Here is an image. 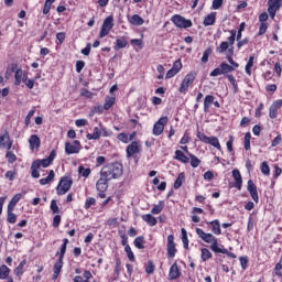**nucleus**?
Wrapping results in <instances>:
<instances>
[{"instance_id":"obj_5","label":"nucleus","mask_w":282,"mask_h":282,"mask_svg":"<svg viewBox=\"0 0 282 282\" xmlns=\"http://www.w3.org/2000/svg\"><path fill=\"white\" fill-rule=\"evenodd\" d=\"M172 23L176 25V28H181L186 30V28H193V21L186 20V18L175 14L171 18Z\"/></svg>"},{"instance_id":"obj_44","label":"nucleus","mask_w":282,"mask_h":282,"mask_svg":"<svg viewBox=\"0 0 282 282\" xmlns=\"http://www.w3.org/2000/svg\"><path fill=\"white\" fill-rule=\"evenodd\" d=\"M202 261H208V259H213V253L207 248L202 249Z\"/></svg>"},{"instance_id":"obj_20","label":"nucleus","mask_w":282,"mask_h":282,"mask_svg":"<svg viewBox=\"0 0 282 282\" xmlns=\"http://www.w3.org/2000/svg\"><path fill=\"white\" fill-rule=\"evenodd\" d=\"M141 219H143L148 226H158V218L153 217L151 214L142 215Z\"/></svg>"},{"instance_id":"obj_8","label":"nucleus","mask_w":282,"mask_h":282,"mask_svg":"<svg viewBox=\"0 0 282 282\" xmlns=\"http://www.w3.org/2000/svg\"><path fill=\"white\" fill-rule=\"evenodd\" d=\"M167 123L169 117H161L153 126V135H162Z\"/></svg>"},{"instance_id":"obj_13","label":"nucleus","mask_w":282,"mask_h":282,"mask_svg":"<svg viewBox=\"0 0 282 282\" xmlns=\"http://www.w3.org/2000/svg\"><path fill=\"white\" fill-rule=\"evenodd\" d=\"M182 276V271H180V267L177 262H174L169 271V281H175Z\"/></svg>"},{"instance_id":"obj_28","label":"nucleus","mask_w":282,"mask_h":282,"mask_svg":"<svg viewBox=\"0 0 282 282\" xmlns=\"http://www.w3.org/2000/svg\"><path fill=\"white\" fill-rule=\"evenodd\" d=\"M39 169H41V163L33 162L31 165V170H32V177H34L35 180H39V177H41V174L39 173Z\"/></svg>"},{"instance_id":"obj_19","label":"nucleus","mask_w":282,"mask_h":282,"mask_svg":"<svg viewBox=\"0 0 282 282\" xmlns=\"http://www.w3.org/2000/svg\"><path fill=\"white\" fill-rule=\"evenodd\" d=\"M232 177L236 182V188H238V191H241V184H243V180L241 178V172H239V170H234Z\"/></svg>"},{"instance_id":"obj_11","label":"nucleus","mask_w":282,"mask_h":282,"mask_svg":"<svg viewBox=\"0 0 282 282\" xmlns=\"http://www.w3.org/2000/svg\"><path fill=\"white\" fill-rule=\"evenodd\" d=\"M177 249L175 248V237L173 235L167 236V257L173 259Z\"/></svg>"},{"instance_id":"obj_64","label":"nucleus","mask_w":282,"mask_h":282,"mask_svg":"<svg viewBox=\"0 0 282 282\" xmlns=\"http://www.w3.org/2000/svg\"><path fill=\"white\" fill-rule=\"evenodd\" d=\"M197 138L198 140H200V142H204L205 144L208 143V140L210 139V137H207L204 134V132H197Z\"/></svg>"},{"instance_id":"obj_29","label":"nucleus","mask_w":282,"mask_h":282,"mask_svg":"<svg viewBox=\"0 0 282 282\" xmlns=\"http://www.w3.org/2000/svg\"><path fill=\"white\" fill-rule=\"evenodd\" d=\"M14 209H7V221L8 224H17V214H13Z\"/></svg>"},{"instance_id":"obj_23","label":"nucleus","mask_w":282,"mask_h":282,"mask_svg":"<svg viewBox=\"0 0 282 282\" xmlns=\"http://www.w3.org/2000/svg\"><path fill=\"white\" fill-rule=\"evenodd\" d=\"M61 270H63V259H58L57 262L53 267V279H58V274H61Z\"/></svg>"},{"instance_id":"obj_16","label":"nucleus","mask_w":282,"mask_h":282,"mask_svg":"<svg viewBox=\"0 0 282 282\" xmlns=\"http://www.w3.org/2000/svg\"><path fill=\"white\" fill-rule=\"evenodd\" d=\"M109 180L102 175H100V178L96 183L97 191L107 192L109 188Z\"/></svg>"},{"instance_id":"obj_1","label":"nucleus","mask_w":282,"mask_h":282,"mask_svg":"<svg viewBox=\"0 0 282 282\" xmlns=\"http://www.w3.org/2000/svg\"><path fill=\"white\" fill-rule=\"evenodd\" d=\"M196 234L205 243H210V250L220 254H228V249L219 248V240L213 234H206L204 229L196 228Z\"/></svg>"},{"instance_id":"obj_15","label":"nucleus","mask_w":282,"mask_h":282,"mask_svg":"<svg viewBox=\"0 0 282 282\" xmlns=\"http://www.w3.org/2000/svg\"><path fill=\"white\" fill-rule=\"evenodd\" d=\"M0 147L2 149H8L10 151L12 149V141H10V133L6 132L0 135Z\"/></svg>"},{"instance_id":"obj_60","label":"nucleus","mask_w":282,"mask_h":282,"mask_svg":"<svg viewBox=\"0 0 282 282\" xmlns=\"http://www.w3.org/2000/svg\"><path fill=\"white\" fill-rule=\"evenodd\" d=\"M4 177H6L7 180H9L10 182H13L14 177H17V171H15V170L8 171V172L4 174Z\"/></svg>"},{"instance_id":"obj_9","label":"nucleus","mask_w":282,"mask_h":282,"mask_svg":"<svg viewBox=\"0 0 282 282\" xmlns=\"http://www.w3.org/2000/svg\"><path fill=\"white\" fill-rule=\"evenodd\" d=\"M282 0H269L268 1V12L271 19H274L276 17V12L281 10Z\"/></svg>"},{"instance_id":"obj_63","label":"nucleus","mask_w":282,"mask_h":282,"mask_svg":"<svg viewBox=\"0 0 282 282\" xmlns=\"http://www.w3.org/2000/svg\"><path fill=\"white\" fill-rule=\"evenodd\" d=\"M235 39H237V31L231 30L230 36L228 37L229 45H235Z\"/></svg>"},{"instance_id":"obj_27","label":"nucleus","mask_w":282,"mask_h":282,"mask_svg":"<svg viewBox=\"0 0 282 282\" xmlns=\"http://www.w3.org/2000/svg\"><path fill=\"white\" fill-rule=\"evenodd\" d=\"M21 197H23V194H21V193L15 194V195L12 197V199L10 200V203L8 204V208H11V209L14 210V208H15L18 202H21Z\"/></svg>"},{"instance_id":"obj_57","label":"nucleus","mask_w":282,"mask_h":282,"mask_svg":"<svg viewBox=\"0 0 282 282\" xmlns=\"http://www.w3.org/2000/svg\"><path fill=\"white\" fill-rule=\"evenodd\" d=\"M213 54V48H207L204 51L203 56H202V63H206L208 61V57Z\"/></svg>"},{"instance_id":"obj_42","label":"nucleus","mask_w":282,"mask_h":282,"mask_svg":"<svg viewBox=\"0 0 282 282\" xmlns=\"http://www.w3.org/2000/svg\"><path fill=\"white\" fill-rule=\"evenodd\" d=\"M181 234H182L183 246H184L185 250H188V234L186 232V229L182 228Z\"/></svg>"},{"instance_id":"obj_41","label":"nucleus","mask_w":282,"mask_h":282,"mask_svg":"<svg viewBox=\"0 0 282 282\" xmlns=\"http://www.w3.org/2000/svg\"><path fill=\"white\" fill-rule=\"evenodd\" d=\"M188 155H189V160H191V166L193 169H197V166H199V164H202V161L197 156H195V154L188 153Z\"/></svg>"},{"instance_id":"obj_54","label":"nucleus","mask_w":282,"mask_h":282,"mask_svg":"<svg viewBox=\"0 0 282 282\" xmlns=\"http://www.w3.org/2000/svg\"><path fill=\"white\" fill-rule=\"evenodd\" d=\"M261 173L263 175H270V165H268L267 161L262 162L261 164Z\"/></svg>"},{"instance_id":"obj_14","label":"nucleus","mask_w":282,"mask_h":282,"mask_svg":"<svg viewBox=\"0 0 282 282\" xmlns=\"http://www.w3.org/2000/svg\"><path fill=\"white\" fill-rule=\"evenodd\" d=\"M140 151H141L140 143L138 141H132L127 147V158H132V155H137V153H140Z\"/></svg>"},{"instance_id":"obj_31","label":"nucleus","mask_w":282,"mask_h":282,"mask_svg":"<svg viewBox=\"0 0 282 282\" xmlns=\"http://www.w3.org/2000/svg\"><path fill=\"white\" fill-rule=\"evenodd\" d=\"M131 25H144V19L139 14H133L130 19Z\"/></svg>"},{"instance_id":"obj_30","label":"nucleus","mask_w":282,"mask_h":282,"mask_svg":"<svg viewBox=\"0 0 282 282\" xmlns=\"http://www.w3.org/2000/svg\"><path fill=\"white\" fill-rule=\"evenodd\" d=\"M127 45H129V42H127V39L126 37H119L116 41L115 50H124V47H127Z\"/></svg>"},{"instance_id":"obj_22","label":"nucleus","mask_w":282,"mask_h":282,"mask_svg":"<svg viewBox=\"0 0 282 282\" xmlns=\"http://www.w3.org/2000/svg\"><path fill=\"white\" fill-rule=\"evenodd\" d=\"M215 102V96L213 95H207L204 100V111L205 113H208L210 111V105Z\"/></svg>"},{"instance_id":"obj_55","label":"nucleus","mask_w":282,"mask_h":282,"mask_svg":"<svg viewBox=\"0 0 282 282\" xmlns=\"http://www.w3.org/2000/svg\"><path fill=\"white\" fill-rule=\"evenodd\" d=\"M118 140H120V142H123L124 144H129V142H131V139H129V135L127 133H119Z\"/></svg>"},{"instance_id":"obj_48","label":"nucleus","mask_w":282,"mask_h":282,"mask_svg":"<svg viewBox=\"0 0 282 282\" xmlns=\"http://www.w3.org/2000/svg\"><path fill=\"white\" fill-rule=\"evenodd\" d=\"M220 67L223 68V74H230V72H235L234 66L226 64V62H223Z\"/></svg>"},{"instance_id":"obj_43","label":"nucleus","mask_w":282,"mask_h":282,"mask_svg":"<svg viewBox=\"0 0 282 282\" xmlns=\"http://www.w3.org/2000/svg\"><path fill=\"white\" fill-rule=\"evenodd\" d=\"M134 246L138 250H144V237L139 236L134 239Z\"/></svg>"},{"instance_id":"obj_52","label":"nucleus","mask_w":282,"mask_h":282,"mask_svg":"<svg viewBox=\"0 0 282 282\" xmlns=\"http://www.w3.org/2000/svg\"><path fill=\"white\" fill-rule=\"evenodd\" d=\"M6 158L9 162V164H14V162H17V154H13V152L10 150H8Z\"/></svg>"},{"instance_id":"obj_53","label":"nucleus","mask_w":282,"mask_h":282,"mask_svg":"<svg viewBox=\"0 0 282 282\" xmlns=\"http://www.w3.org/2000/svg\"><path fill=\"white\" fill-rule=\"evenodd\" d=\"M147 274H153L155 272V264L153 263V260L148 261V265L145 267Z\"/></svg>"},{"instance_id":"obj_62","label":"nucleus","mask_w":282,"mask_h":282,"mask_svg":"<svg viewBox=\"0 0 282 282\" xmlns=\"http://www.w3.org/2000/svg\"><path fill=\"white\" fill-rule=\"evenodd\" d=\"M34 162H39L40 166H43V169H47V166H50V164H52V161L47 158V159H43V160H37Z\"/></svg>"},{"instance_id":"obj_49","label":"nucleus","mask_w":282,"mask_h":282,"mask_svg":"<svg viewBox=\"0 0 282 282\" xmlns=\"http://www.w3.org/2000/svg\"><path fill=\"white\" fill-rule=\"evenodd\" d=\"M78 173H79V175H82V177H88L89 175H91V169H89V167L85 169L82 165L78 167Z\"/></svg>"},{"instance_id":"obj_37","label":"nucleus","mask_w":282,"mask_h":282,"mask_svg":"<svg viewBox=\"0 0 282 282\" xmlns=\"http://www.w3.org/2000/svg\"><path fill=\"white\" fill-rule=\"evenodd\" d=\"M113 105H116V97H107L104 104V109H106V111H109V109H111Z\"/></svg>"},{"instance_id":"obj_24","label":"nucleus","mask_w":282,"mask_h":282,"mask_svg":"<svg viewBox=\"0 0 282 282\" xmlns=\"http://www.w3.org/2000/svg\"><path fill=\"white\" fill-rule=\"evenodd\" d=\"M175 160H178V162H182L183 164H188V162H191V159H188V156L181 150L175 151Z\"/></svg>"},{"instance_id":"obj_10","label":"nucleus","mask_w":282,"mask_h":282,"mask_svg":"<svg viewBox=\"0 0 282 282\" xmlns=\"http://www.w3.org/2000/svg\"><path fill=\"white\" fill-rule=\"evenodd\" d=\"M14 85L19 86L21 83H25L28 80V74L23 72V69L19 68V65L17 64V69L14 72Z\"/></svg>"},{"instance_id":"obj_40","label":"nucleus","mask_w":282,"mask_h":282,"mask_svg":"<svg viewBox=\"0 0 282 282\" xmlns=\"http://www.w3.org/2000/svg\"><path fill=\"white\" fill-rule=\"evenodd\" d=\"M25 263H28L26 260H22L18 268L14 269L15 276H22L23 274V268H25Z\"/></svg>"},{"instance_id":"obj_58","label":"nucleus","mask_w":282,"mask_h":282,"mask_svg":"<svg viewBox=\"0 0 282 282\" xmlns=\"http://www.w3.org/2000/svg\"><path fill=\"white\" fill-rule=\"evenodd\" d=\"M252 138V135L250 134V132H247L245 134V149L246 151H250V139Z\"/></svg>"},{"instance_id":"obj_56","label":"nucleus","mask_w":282,"mask_h":282,"mask_svg":"<svg viewBox=\"0 0 282 282\" xmlns=\"http://www.w3.org/2000/svg\"><path fill=\"white\" fill-rule=\"evenodd\" d=\"M184 180V173L178 174L177 178L174 182V188H180L182 186V182Z\"/></svg>"},{"instance_id":"obj_46","label":"nucleus","mask_w":282,"mask_h":282,"mask_svg":"<svg viewBox=\"0 0 282 282\" xmlns=\"http://www.w3.org/2000/svg\"><path fill=\"white\" fill-rule=\"evenodd\" d=\"M227 50H230V44L228 42H221L219 47L216 48V52H218V54H224Z\"/></svg>"},{"instance_id":"obj_59","label":"nucleus","mask_w":282,"mask_h":282,"mask_svg":"<svg viewBox=\"0 0 282 282\" xmlns=\"http://www.w3.org/2000/svg\"><path fill=\"white\" fill-rule=\"evenodd\" d=\"M172 69L175 70L176 74H180V72H182V61L181 59L175 61Z\"/></svg>"},{"instance_id":"obj_35","label":"nucleus","mask_w":282,"mask_h":282,"mask_svg":"<svg viewBox=\"0 0 282 282\" xmlns=\"http://www.w3.org/2000/svg\"><path fill=\"white\" fill-rule=\"evenodd\" d=\"M164 210V200H160L158 205H154L151 209L152 215H160Z\"/></svg>"},{"instance_id":"obj_7","label":"nucleus","mask_w":282,"mask_h":282,"mask_svg":"<svg viewBox=\"0 0 282 282\" xmlns=\"http://www.w3.org/2000/svg\"><path fill=\"white\" fill-rule=\"evenodd\" d=\"M80 149H83V145H80V141L78 140L73 141V143H65L66 155H74L76 153H80Z\"/></svg>"},{"instance_id":"obj_3","label":"nucleus","mask_w":282,"mask_h":282,"mask_svg":"<svg viewBox=\"0 0 282 282\" xmlns=\"http://www.w3.org/2000/svg\"><path fill=\"white\" fill-rule=\"evenodd\" d=\"M72 184H74V180H72L70 176H63L56 187L57 195H65L66 193H69Z\"/></svg>"},{"instance_id":"obj_38","label":"nucleus","mask_w":282,"mask_h":282,"mask_svg":"<svg viewBox=\"0 0 282 282\" xmlns=\"http://www.w3.org/2000/svg\"><path fill=\"white\" fill-rule=\"evenodd\" d=\"M253 65H254V56H250L249 61L246 65V68H245V72H246V74H248V76H252L251 69H252Z\"/></svg>"},{"instance_id":"obj_39","label":"nucleus","mask_w":282,"mask_h":282,"mask_svg":"<svg viewBox=\"0 0 282 282\" xmlns=\"http://www.w3.org/2000/svg\"><path fill=\"white\" fill-rule=\"evenodd\" d=\"M17 69V64L15 63H12L8 68H7V72H6V75L4 77L7 78V80H10L12 78V75L14 74Z\"/></svg>"},{"instance_id":"obj_34","label":"nucleus","mask_w":282,"mask_h":282,"mask_svg":"<svg viewBox=\"0 0 282 282\" xmlns=\"http://www.w3.org/2000/svg\"><path fill=\"white\" fill-rule=\"evenodd\" d=\"M54 170H51L47 177L41 178L40 184L41 186H46V184H50V182L54 181Z\"/></svg>"},{"instance_id":"obj_25","label":"nucleus","mask_w":282,"mask_h":282,"mask_svg":"<svg viewBox=\"0 0 282 282\" xmlns=\"http://www.w3.org/2000/svg\"><path fill=\"white\" fill-rule=\"evenodd\" d=\"M235 54V50L232 47H230L227 51V61L228 63L231 64V67H234L235 69H237L239 67V63L235 62V59H232V55Z\"/></svg>"},{"instance_id":"obj_50","label":"nucleus","mask_w":282,"mask_h":282,"mask_svg":"<svg viewBox=\"0 0 282 282\" xmlns=\"http://www.w3.org/2000/svg\"><path fill=\"white\" fill-rule=\"evenodd\" d=\"M63 241L64 242H63V245L61 247L59 259H64L65 252H67V243H69V240L67 238H65Z\"/></svg>"},{"instance_id":"obj_17","label":"nucleus","mask_w":282,"mask_h":282,"mask_svg":"<svg viewBox=\"0 0 282 282\" xmlns=\"http://www.w3.org/2000/svg\"><path fill=\"white\" fill-rule=\"evenodd\" d=\"M102 135V127H95L93 133H88L86 135L87 140H100V137Z\"/></svg>"},{"instance_id":"obj_2","label":"nucleus","mask_w":282,"mask_h":282,"mask_svg":"<svg viewBox=\"0 0 282 282\" xmlns=\"http://www.w3.org/2000/svg\"><path fill=\"white\" fill-rule=\"evenodd\" d=\"M123 172L124 171L122 164L116 162L105 165L100 171V175L101 177H106V180H109L111 182V180H118V177H122Z\"/></svg>"},{"instance_id":"obj_18","label":"nucleus","mask_w":282,"mask_h":282,"mask_svg":"<svg viewBox=\"0 0 282 282\" xmlns=\"http://www.w3.org/2000/svg\"><path fill=\"white\" fill-rule=\"evenodd\" d=\"M29 144H30V150L34 151V149H39V147H41V139L39 138V135L33 134L29 139Z\"/></svg>"},{"instance_id":"obj_4","label":"nucleus","mask_w":282,"mask_h":282,"mask_svg":"<svg viewBox=\"0 0 282 282\" xmlns=\"http://www.w3.org/2000/svg\"><path fill=\"white\" fill-rule=\"evenodd\" d=\"M196 78H197L196 72H189L187 75H185L178 88L180 94H186V91H188V87H191L192 84L195 83Z\"/></svg>"},{"instance_id":"obj_21","label":"nucleus","mask_w":282,"mask_h":282,"mask_svg":"<svg viewBox=\"0 0 282 282\" xmlns=\"http://www.w3.org/2000/svg\"><path fill=\"white\" fill-rule=\"evenodd\" d=\"M217 13L213 12L205 17L203 24L208 28V25H215Z\"/></svg>"},{"instance_id":"obj_47","label":"nucleus","mask_w":282,"mask_h":282,"mask_svg":"<svg viewBox=\"0 0 282 282\" xmlns=\"http://www.w3.org/2000/svg\"><path fill=\"white\" fill-rule=\"evenodd\" d=\"M226 78H228L229 83L232 85L234 93L237 94V91H239V86L237 85V79H235V76L226 75Z\"/></svg>"},{"instance_id":"obj_26","label":"nucleus","mask_w":282,"mask_h":282,"mask_svg":"<svg viewBox=\"0 0 282 282\" xmlns=\"http://www.w3.org/2000/svg\"><path fill=\"white\" fill-rule=\"evenodd\" d=\"M84 276V279H83ZM83 276L77 275L73 279L74 282H89V279H91V272L90 271H84Z\"/></svg>"},{"instance_id":"obj_6","label":"nucleus","mask_w":282,"mask_h":282,"mask_svg":"<svg viewBox=\"0 0 282 282\" xmlns=\"http://www.w3.org/2000/svg\"><path fill=\"white\" fill-rule=\"evenodd\" d=\"M113 29V15H110L104 20V23L101 25V30L99 33V39H105V36H108L109 32Z\"/></svg>"},{"instance_id":"obj_33","label":"nucleus","mask_w":282,"mask_h":282,"mask_svg":"<svg viewBox=\"0 0 282 282\" xmlns=\"http://www.w3.org/2000/svg\"><path fill=\"white\" fill-rule=\"evenodd\" d=\"M207 144H210L218 151H221V144L219 143V139L217 137H209Z\"/></svg>"},{"instance_id":"obj_36","label":"nucleus","mask_w":282,"mask_h":282,"mask_svg":"<svg viewBox=\"0 0 282 282\" xmlns=\"http://www.w3.org/2000/svg\"><path fill=\"white\" fill-rule=\"evenodd\" d=\"M9 275H10V268H8V265L6 264H2L0 267V279L6 280L8 279Z\"/></svg>"},{"instance_id":"obj_51","label":"nucleus","mask_w":282,"mask_h":282,"mask_svg":"<svg viewBox=\"0 0 282 282\" xmlns=\"http://www.w3.org/2000/svg\"><path fill=\"white\" fill-rule=\"evenodd\" d=\"M124 251L127 253L129 261H135V256L133 254V251L131 250V246L127 245L124 247Z\"/></svg>"},{"instance_id":"obj_32","label":"nucleus","mask_w":282,"mask_h":282,"mask_svg":"<svg viewBox=\"0 0 282 282\" xmlns=\"http://www.w3.org/2000/svg\"><path fill=\"white\" fill-rule=\"evenodd\" d=\"M209 224L212 226V232L214 235H221V227L219 225V220H213Z\"/></svg>"},{"instance_id":"obj_61","label":"nucleus","mask_w":282,"mask_h":282,"mask_svg":"<svg viewBox=\"0 0 282 282\" xmlns=\"http://www.w3.org/2000/svg\"><path fill=\"white\" fill-rule=\"evenodd\" d=\"M94 204H96V198L89 197V198H87L84 208L86 210H89V208H91V206H94Z\"/></svg>"},{"instance_id":"obj_45","label":"nucleus","mask_w":282,"mask_h":282,"mask_svg":"<svg viewBox=\"0 0 282 282\" xmlns=\"http://www.w3.org/2000/svg\"><path fill=\"white\" fill-rule=\"evenodd\" d=\"M278 113H279V108L276 106H274V104H272L269 108V118L274 120V118H276Z\"/></svg>"},{"instance_id":"obj_12","label":"nucleus","mask_w":282,"mask_h":282,"mask_svg":"<svg viewBox=\"0 0 282 282\" xmlns=\"http://www.w3.org/2000/svg\"><path fill=\"white\" fill-rule=\"evenodd\" d=\"M247 191L250 193V196L252 197L253 202L256 204L259 203V192L257 191V185H254V182L252 180L248 181Z\"/></svg>"}]
</instances>
